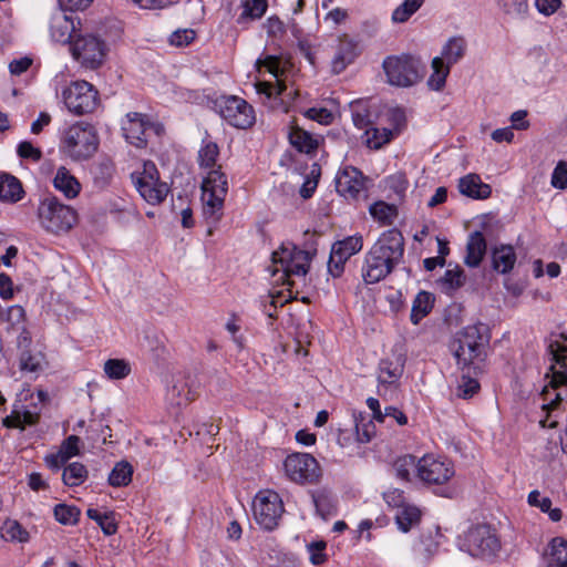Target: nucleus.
<instances>
[{"label":"nucleus","instance_id":"obj_1","mask_svg":"<svg viewBox=\"0 0 567 567\" xmlns=\"http://www.w3.org/2000/svg\"><path fill=\"white\" fill-rule=\"evenodd\" d=\"M404 254V238L398 229L383 233L365 256L362 278L365 284L384 279L401 262Z\"/></svg>","mask_w":567,"mask_h":567},{"label":"nucleus","instance_id":"obj_2","mask_svg":"<svg viewBox=\"0 0 567 567\" xmlns=\"http://www.w3.org/2000/svg\"><path fill=\"white\" fill-rule=\"evenodd\" d=\"M489 340V331L484 323L471 324L456 332L450 348L458 369L481 372Z\"/></svg>","mask_w":567,"mask_h":567},{"label":"nucleus","instance_id":"obj_3","mask_svg":"<svg viewBox=\"0 0 567 567\" xmlns=\"http://www.w3.org/2000/svg\"><path fill=\"white\" fill-rule=\"evenodd\" d=\"M548 351L551 360L559 365V369L553 372V378L549 382L550 389L545 386L542 392L547 403L543 404L546 416L539 421V424L543 427L555 429L558 425V406L563 401V394L556 390L561 385L567 386V348L559 341L554 340L549 342Z\"/></svg>","mask_w":567,"mask_h":567},{"label":"nucleus","instance_id":"obj_4","mask_svg":"<svg viewBox=\"0 0 567 567\" xmlns=\"http://www.w3.org/2000/svg\"><path fill=\"white\" fill-rule=\"evenodd\" d=\"M99 147V136L89 123L76 122L68 127L61 140V150L73 161H86Z\"/></svg>","mask_w":567,"mask_h":567},{"label":"nucleus","instance_id":"obj_5","mask_svg":"<svg viewBox=\"0 0 567 567\" xmlns=\"http://www.w3.org/2000/svg\"><path fill=\"white\" fill-rule=\"evenodd\" d=\"M310 260V249L300 250L293 244L287 243L272 252V266L269 267V270L271 276L281 271L280 279H282V284L291 285L290 276H305L308 272Z\"/></svg>","mask_w":567,"mask_h":567},{"label":"nucleus","instance_id":"obj_6","mask_svg":"<svg viewBox=\"0 0 567 567\" xmlns=\"http://www.w3.org/2000/svg\"><path fill=\"white\" fill-rule=\"evenodd\" d=\"M388 83L399 87L416 84L423 76L421 61L410 54L392 55L382 63Z\"/></svg>","mask_w":567,"mask_h":567},{"label":"nucleus","instance_id":"obj_7","mask_svg":"<svg viewBox=\"0 0 567 567\" xmlns=\"http://www.w3.org/2000/svg\"><path fill=\"white\" fill-rule=\"evenodd\" d=\"M38 217L43 228L53 234L65 233L76 223V212L62 204L56 197L44 198L38 208Z\"/></svg>","mask_w":567,"mask_h":567},{"label":"nucleus","instance_id":"obj_8","mask_svg":"<svg viewBox=\"0 0 567 567\" xmlns=\"http://www.w3.org/2000/svg\"><path fill=\"white\" fill-rule=\"evenodd\" d=\"M465 51L466 41L462 37H453L446 42L441 56H436L432 61L433 73L427 81L431 89L435 91L443 89L451 65L458 62L464 56Z\"/></svg>","mask_w":567,"mask_h":567},{"label":"nucleus","instance_id":"obj_9","mask_svg":"<svg viewBox=\"0 0 567 567\" xmlns=\"http://www.w3.org/2000/svg\"><path fill=\"white\" fill-rule=\"evenodd\" d=\"M461 548L477 558L494 557L501 549V542L488 525L471 527L461 543Z\"/></svg>","mask_w":567,"mask_h":567},{"label":"nucleus","instance_id":"obj_10","mask_svg":"<svg viewBox=\"0 0 567 567\" xmlns=\"http://www.w3.org/2000/svg\"><path fill=\"white\" fill-rule=\"evenodd\" d=\"M202 199L204 203V214L216 220L219 219L218 212L223 209L225 197L228 192V182L225 173L212 169L207 173L202 184Z\"/></svg>","mask_w":567,"mask_h":567},{"label":"nucleus","instance_id":"obj_11","mask_svg":"<svg viewBox=\"0 0 567 567\" xmlns=\"http://www.w3.org/2000/svg\"><path fill=\"white\" fill-rule=\"evenodd\" d=\"M66 109L74 115L93 112L99 104L97 91L86 81H75L62 91Z\"/></svg>","mask_w":567,"mask_h":567},{"label":"nucleus","instance_id":"obj_12","mask_svg":"<svg viewBox=\"0 0 567 567\" xmlns=\"http://www.w3.org/2000/svg\"><path fill=\"white\" fill-rule=\"evenodd\" d=\"M252 512L256 523L266 530H272L278 526L284 513V504L278 493L274 491H260L254 499Z\"/></svg>","mask_w":567,"mask_h":567},{"label":"nucleus","instance_id":"obj_13","mask_svg":"<svg viewBox=\"0 0 567 567\" xmlns=\"http://www.w3.org/2000/svg\"><path fill=\"white\" fill-rule=\"evenodd\" d=\"M220 116L236 128L247 130L256 122L255 111L244 99L230 95L217 102Z\"/></svg>","mask_w":567,"mask_h":567},{"label":"nucleus","instance_id":"obj_14","mask_svg":"<svg viewBox=\"0 0 567 567\" xmlns=\"http://www.w3.org/2000/svg\"><path fill=\"white\" fill-rule=\"evenodd\" d=\"M73 58L89 69L99 68L106 56V44L94 35H79L70 47Z\"/></svg>","mask_w":567,"mask_h":567},{"label":"nucleus","instance_id":"obj_15","mask_svg":"<svg viewBox=\"0 0 567 567\" xmlns=\"http://www.w3.org/2000/svg\"><path fill=\"white\" fill-rule=\"evenodd\" d=\"M135 187L140 195L152 205L161 204L167 196L169 188L159 181V174L154 163L145 162L143 171L135 177Z\"/></svg>","mask_w":567,"mask_h":567},{"label":"nucleus","instance_id":"obj_16","mask_svg":"<svg viewBox=\"0 0 567 567\" xmlns=\"http://www.w3.org/2000/svg\"><path fill=\"white\" fill-rule=\"evenodd\" d=\"M286 475L298 484L315 483L321 476L317 460L307 453L288 455L284 463Z\"/></svg>","mask_w":567,"mask_h":567},{"label":"nucleus","instance_id":"obj_17","mask_svg":"<svg viewBox=\"0 0 567 567\" xmlns=\"http://www.w3.org/2000/svg\"><path fill=\"white\" fill-rule=\"evenodd\" d=\"M454 475L453 464L433 455H424L417 461V476L426 484L441 485Z\"/></svg>","mask_w":567,"mask_h":567},{"label":"nucleus","instance_id":"obj_18","mask_svg":"<svg viewBox=\"0 0 567 567\" xmlns=\"http://www.w3.org/2000/svg\"><path fill=\"white\" fill-rule=\"evenodd\" d=\"M0 321L7 323L6 330L17 333L19 347L27 348L31 342V334L27 328V312L20 305L0 309Z\"/></svg>","mask_w":567,"mask_h":567},{"label":"nucleus","instance_id":"obj_19","mask_svg":"<svg viewBox=\"0 0 567 567\" xmlns=\"http://www.w3.org/2000/svg\"><path fill=\"white\" fill-rule=\"evenodd\" d=\"M367 178L353 166H344L336 176L337 192L349 199H358L365 192Z\"/></svg>","mask_w":567,"mask_h":567},{"label":"nucleus","instance_id":"obj_20","mask_svg":"<svg viewBox=\"0 0 567 567\" xmlns=\"http://www.w3.org/2000/svg\"><path fill=\"white\" fill-rule=\"evenodd\" d=\"M150 127V122L142 113L133 112L126 115V120L122 123L123 134L126 141L136 147L146 145L145 133Z\"/></svg>","mask_w":567,"mask_h":567},{"label":"nucleus","instance_id":"obj_21","mask_svg":"<svg viewBox=\"0 0 567 567\" xmlns=\"http://www.w3.org/2000/svg\"><path fill=\"white\" fill-rule=\"evenodd\" d=\"M359 55L358 43L347 35L339 39L334 56L331 61L332 72L339 74L343 72Z\"/></svg>","mask_w":567,"mask_h":567},{"label":"nucleus","instance_id":"obj_22","mask_svg":"<svg viewBox=\"0 0 567 567\" xmlns=\"http://www.w3.org/2000/svg\"><path fill=\"white\" fill-rule=\"evenodd\" d=\"M404 369V359L400 354H391L382 359L379 363L378 380L380 385L395 384L402 377Z\"/></svg>","mask_w":567,"mask_h":567},{"label":"nucleus","instance_id":"obj_23","mask_svg":"<svg viewBox=\"0 0 567 567\" xmlns=\"http://www.w3.org/2000/svg\"><path fill=\"white\" fill-rule=\"evenodd\" d=\"M458 190L461 194L474 199H486L492 193L491 186L483 183L480 175L473 173L460 178Z\"/></svg>","mask_w":567,"mask_h":567},{"label":"nucleus","instance_id":"obj_24","mask_svg":"<svg viewBox=\"0 0 567 567\" xmlns=\"http://www.w3.org/2000/svg\"><path fill=\"white\" fill-rule=\"evenodd\" d=\"M486 249L487 245L484 235L481 231L471 233L466 243L464 264L471 268L478 267L486 254Z\"/></svg>","mask_w":567,"mask_h":567},{"label":"nucleus","instance_id":"obj_25","mask_svg":"<svg viewBox=\"0 0 567 567\" xmlns=\"http://www.w3.org/2000/svg\"><path fill=\"white\" fill-rule=\"evenodd\" d=\"M492 268L499 274H508L515 266L516 254L511 245H496L491 249Z\"/></svg>","mask_w":567,"mask_h":567},{"label":"nucleus","instance_id":"obj_26","mask_svg":"<svg viewBox=\"0 0 567 567\" xmlns=\"http://www.w3.org/2000/svg\"><path fill=\"white\" fill-rule=\"evenodd\" d=\"M51 37L55 42L66 44L75 33V24L71 16L59 13L51 20Z\"/></svg>","mask_w":567,"mask_h":567},{"label":"nucleus","instance_id":"obj_27","mask_svg":"<svg viewBox=\"0 0 567 567\" xmlns=\"http://www.w3.org/2000/svg\"><path fill=\"white\" fill-rule=\"evenodd\" d=\"M53 184L54 187L62 192L68 198H74L81 189L78 179L64 166L58 168Z\"/></svg>","mask_w":567,"mask_h":567},{"label":"nucleus","instance_id":"obj_28","mask_svg":"<svg viewBox=\"0 0 567 567\" xmlns=\"http://www.w3.org/2000/svg\"><path fill=\"white\" fill-rule=\"evenodd\" d=\"M24 190L20 181L10 174L0 175V200L16 203L22 198Z\"/></svg>","mask_w":567,"mask_h":567},{"label":"nucleus","instance_id":"obj_29","mask_svg":"<svg viewBox=\"0 0 567 567\" xmlns=\"http://www.w3.org/2000/svg\"><path fill=\"white\" fill-rule=\"evenodd\" d=\"M545 560L549 567H567V540L554 538L545 553Z\"/></svg>","mask_w":567,"mask_h":567},{"label":"nucleus","instance_id":"obj_30","mask_svg":"<svg viewBox=\"0 0 567 567\" xmlns=\"http://www.w3.org/2000/svg\"><path fill=\"white\" fill-rule=\"evenodd\" d=\"M434 297L427 291H420L412 305L410 319L417 324L433 308Z\"/></svg>","mask_w":567,"mask_h":567},{"label":"nucleus","instance_id":"obj_31","mask_svg":"<svg viewBox=\"0 0 567 567\" xmlns=\"http://www.w3.org/2000/svg\"><path fill=\"white\" fill-rule=\"evenodd\" d=\"M291 145L301 153H311L318 147V142L307 131L295 126L289 133Z\"/></svg>","mask_w":567,"mask_h":567},{"label":"nucleus","instance_id":"obj_32","mask_svg":"<svg viewBox=\"0 0 567 567\" xmlns=\"http://www.w3.org/2000/svg\"><path fill=\"white\" fill-rule=\"evenodd\" d=\"M421 519V511L411 504H406L395 515V522L399 529L408 533L414 525L419 524Z\"/></svg>","mask_w":567,"mask_h":567},{"label":"nucleus","instance_id":"obj_33","mask_svg":"<svg viewBox=\"0 0 567 567\" xmlns=\"http://www.w3.org/2000/svg\"><path fill=\"white\" fill-rule=\"evenodd\" d=\"M243 7L244 10L237 18L238 24L246 23L248 20L260 19L268 8V2L267 0H246Z\"/></svg>","mask_w":567,"mask_h":567},{"label":"nucleus","instance_id":"obj_34","mask_svg":"<svg viewBox=\"0 0 567 567\" xmlns=\"http://www.w3.org/2000/svg\"><path fill=\"white\" fill-rule=\"evenodd\" d=\"M364 136L369 148L379 150L393 138V131L369 126L364 130Z\"/></svg>","mask_w":567,"mask_h":567},{"label":"nucleus","instance_id":"obj_35","mask_svg":"<svg viewBox=\"0 0 567 567\" xmlns=\"http://www.w3.org/2000/svg\"><path fill=\"white\" fill-rule=\"evenodd\" d=\"M362 245L361 236H350L343 240L337 241L331 249L333 252H337L338 255L349 260L350 257L362 249Z\"/></svg>","mask_w":567,"mask_h":567},{"label":"nucleus","instance_id":"obj_36","mask_svg":"<svg viewBox=\"0 0 567 567\" xmlns=\"http://www.w3.org/2000/svg\"><path fill=\"white\" fill-rule=\"evenodd\" d=\"M104 373L111 380H122L131 373V365L124 359H109L104 362Z\"/></svg>","mask_w":567,"mask_h":567},{"label":"nucleus","instance_id":"obj_37","mask_svg":"<svg viewBox=\"0 0 567 567\" xmlns=\"http://www.w3.org/2000/svg\"><path fill=\"white\" fill-rule=\"evenodd\" d=\"M371 216L383 225H391L396 217V207L384 202H377L369 208Z\"/></svg>","mask_w":567,"mask_h":567},{"label":"nucleus","instance_id":"obj_38","mask_svg":"<svg viewBox=\"0 0 567 567\" xmlns=\"http://www.w3.org/2000/svg\"><path fill=\"white\" fill-rule=\"evenodd\" d=\"M133 467L127 462H118L109 475L112 486H125L132 481Z\"/></svg>","mask_w":567,"mask_h":567},{"label":"nucleus","instance_id":"obj_39","mask_svg":"<svg viewBox=\"0 0 567 567\" xmlns=\"http://www.w3.org/2000/svg\"><path fill=\"white\" fill-rule=\"evenodd\" d=\"M87 477L85 466L79 462L71 463L63 471V482L68 486H79Z\"/></svg>","mask_w":567,"mask_h":567},{"label":"nucleus","instance_id":"obj_40","mask_svg":"<svg viewBox=\"0 0 567 567\" xmlns=\"http://www.w3.org/2000/svg\"><path fill=\"white\" fill-rule=\"evenodd\" d=\"M87 516L95 520L103 533L107 536L114 535L117 530V524L113 514L111 513H100L97 509L89 508L86 512Z\"/></svg>","mask_w":567,"mask_h":567},{"label":"nucleus","instance_id":"obj_41","mask_svg":"<svg viewBox=\"0 0 567 567\" xmlns=\"http://www.w3.org/2000/svg\"><path fill=\"white\" fill-rule=\"evenodd\" d=\"M425 0H405L396 7L392 13V21L395 23H403L414 14Z\"/></svg>","mask_w":567,"mask_h":567},{"label":"nucleus","instance_id":"obj_42","mask_svg":"<svg viewBox=\"0 0 567 567\" xmlns=\"http://www.w3.org/2000/svg\"><path fill=\"white\" fill-rule=\"evenodd\" d=\"M462 372H463V375H462V380L457 386L456 394H457V396L467 399V398L473 396L474 393H476L477 390L480 389V383L476 380V375L480 372L474 373L473 371H471V373H470L467 370H464Z\"/></svg>","mask_w":567,"mask_h":567},{"label":"nucleus","instance_id":"obj_43","mask_svg":"<svg viewBox=\"0 0 567 567\" xmlns=\"http://www.w3.org/2000/svg\"><path fill=\"white\" fill-rule=\"evenodd\" d=\"M55 519L63 525H74L79 520L80 509L73 505L58 504L54 507Z\"/></svg>","mask_w":567,"mask_h":567},{"label":"nucleus","instance_id":"obj_44","mask_svg":"<svg viewBox=\"0 0 567 567\" xmlns=\"http://www.w3.org/2000/svg\"><path fill=\"white\" fill-rule=\"evenodd\" d=\"M437 548L439 545L431 537L422 539L419 544L414 546V551L417 561H420L421 564H427L436 554Z\"/></svg>","mask_w":567,"mask_h":567},{"label":"nucleus","instance_id":"obj_45","mask_svg":"<svg viewBox=\"0 0 567 567\" xmlns=\"http://www.w3.org/2000/svg\"><path fill=\"white\" fill-rule=\"evenodd\" d=\"M3 530L11 542L27 543L30 539L29 532L18 520L8 519L4 523Z\"/></svg>","mask_w":567,"mask_h":567},{"label":"nucleus","instance_id":"obj_46","mask_svg":"<svg viewBox=\"0 0 567 567\" xmlns=\"http://www.w3.org/2000/svg\"><path fill=\"white\" fill-rule=\"evenodd\" d=\"M394 471L396 473V476L403 481H409L411 472L413 470L417 471V462H415V457L412 455H405L402 457H399L394 462Z\"/></svg>","mask_w":567,"mask_h":567},{"label":"nucleus","instance_id":"obj_47","mask_svg":"<svg viewBox=\"0 0 567 567\" xmlns=\"http://www.w3.org/2000/svg\"><path fill=\"white\" fill-rule=\"evenodd\" d=\"M313 504L316 506V509L318 514L326 518L328 515L331 514L332 511V499L330 493L327 491H318L312 494Z\"/></svg>","mask_w":567,"mask_h":567},{"label":"nucleus","instance_id":"obj_48","mask_svg":"<svg viewBox=\"0 0 567 567\" xmlns=\"http://www.w3.org/2000/svg\"><path fill=\"white\" fill-rule=\"evenodd\" d=\"M352 121L353 124L360 128L365 130L371 125L370 112L361 102L352 104Z\"/></svg>","mask_w":567,"mask_h":567},{"label":"nucleus","instance_id":"obj_49","mask_svg":"<svg viewBox=\"0 0 567 567\" xmlns=\"http://www.w3.org/2000/svg\"><path fill=\"white\" fill-rule=\"evenodd\" d=\"M465 274L463 269L456 266L454 269H447L442 277L441 281L449 289H457L465 284Z\"/></svg>","mask_w":567,"mask_h":567},{"label":"nucleus","instance_id":"obj_50","mask_svg":"<svg viewBox=\"0 0 567 567\" xmlns=\"http://www.w3.org/2000/svg\"><path fill=\"white\" fill-rule=\"evenodd\" d=\"M499 4L505 13L517 18L524 17L528 10L527 0H499Z\"/></svg>","mask_w":567,"mask_h":567},{"label":"nucleus","instance_id":"obj_51","mask_svg":"<svg viewBox=\"0 0 567 567\" xmlns=\"http://www.w3.org/2000/svg\"><path fill=\"white\" fill-rule=\"evenodd\" d=\"M219 154V150L216 143L207 142L198 153V158L200 166L204 167H213L215 165L216 158Z\"/></svg>","mask_w":567,"mask_h":567},{"label":"nucleus","instance_id":"obj_52","mask_svg":"<svg viewBox=\"0 0 567 567\" xmlns=\"http://www.w3.org/2000/svg\"><path fill=\"white\" fill-rule=\"evenodd\" d=\"M355 434L357 440L360 443H368L375 434V425L372 421L363 422L362 420L359 422L355 419Z\"/></svg>","mask_w":567,"mask_h":567},{"label":"nucleus","instance_id":"obj_53","mask_svg":"<svg viewBox=\"0 0 567 567\" xmlns=\"http://www.w3.org/2000/svg\"><path fill=\"white\" fill-rule=\"evenodd\" d=\"M551 185L558 189L567 188V162H559L551 175Z\"/></svg>","mask_w":567,"mask_h":567},{"label":"nucleus","instance_id":"obj_54","mask_svg":"<svg viewBox=\"0 0 567 567\" xmlns=\"http://www.w3.org/2000/svg\"><path fill=\"white\" fill-rule=\"evenodd\" d=\"M17 153L21 158L39 162L42 158L40 148L34 147L30 142L23 141L18 145Z\"/></svg>","mask_w":567,"mask_h":567},{"label":"nucleus","instance_id":"obj_55","mask_svg":"<svg viewBox=\"0 0 567 567\" xmlns=\"http://www.w3.org/2000/svg\"><path fill=\"white\" fill-rule=\"evenodd\" d=\"M195 39V31L192 29L176 30L169 37V43L175 47H185Z\"/></svg>","mask_w":567,"mask_h":567},{"label":"nucleus","instance_id":"obj_56","mask_svg":"<svg viewBox=\"0 0 567 567\" xmlns=\"http://www.w3.org/2000/svg\"><path fill=\"white\" fill-rule=\"evenodd\" d=\"M189 391H186L183 383H175L168 390V398L173 404L182 405L186 404L190 399L188 396Z\"/></svg>","mask_w":567,"mask_h":567},{"label":"nucleus","instance_id":"obj_57","mask_svg":"<svg viewBox=\"0 0 567 567\" xmlns=\"http://www.w3.org/2000/svg\"><path fill=\"white\" fill-rule=\"evenodd\" d=\"M384 502L393 508H402L408 503H405V498L403 492L398 488H391L383 493Z\"/></svg>","mask_w":567,"mask_h":567},{"label":"nucleus","instance_id":"obj_58","mask_svg":"<svg viewBox=\"0 0 567 567\" xmlns=\"http://www.w3.org/2000/svg\"><path fill=\"white\" fill-rule=\"evenodd\" d=\"M326 549V543L315 542L308 545V550L310 553V561L313 565H321L326 561V555L323 550Z\"/></svg>","mask_w":567,"mask_h":567},{"label":"nucleus","instance_id":"obj_59","mask_svg":"<svg viewBox=\"0 0 567 567\" xmlns=\"http://www.w3.org/2000/svg\"><path fill=\"white\" fill-rule=\"evenodd\" d=\"M347 262V259L342 256L338 255L337 252H333L331 249L330 258L328 261V270L333 277H340L341 274L344 270V264Z\"/></svg>","mask_w":567,"mask_h":567},{"label":"nucleus","instance_id":"obj_60","mask_svg":"<svg viewBox=\"0 0 567 567\" xmlns=\"http://www.w3.org/2000/svg\"><path fill=\"white\" fill-rule=\"evenodd\" d=\"M80 439L76 435H70L61 445L60 452L69 461L72 456L79 454Z\"/></svg>","mask_w":567,"mask_h":567},{"label":"nucleus","instance_id":"obj_61","mask_svg":"<svg viewBox=\"0 0 567 567\" xmlns=\"http://www.w3.org/2000/svg\"><path fill=\"white\" fill-rule=\"evenodd\" d=\"M112 177V166L110 164H100L94 172V183L104 187Z\"/></svg>","mask_w":567,"mask_h":567},{"label":"nucleus","instance_id":"obj_62","mask_svg":"<svg viewBox=\"0 0 567 567\" xmlns=\"http://www.w3.org/2000/svg\"><path fill=\"white\" fill-rule=\"evenodd\" d=\"M305 115L310 118V120H313V121H317L319 123H329L332 118V114L331 112H329L327 109H316V107H311V109H308L306 112H305Z\"/></svg>","mask_w":567,"mask_h":567},{"label":"nucleus","instance_id":"obj_63","mask_svg":"<svg viewBox=\"0 0 567 567\" xmlns=\"http://www.w3.org/2000/svg\"><path fill=\"white\" fill-rule=\"evenodd\" d=\"M528 503L532 506L539 507L544 513L549 511L551 506V501L548 497L540 498V493L538 491H533L528 495Z\"/></svg>","mask_w":567,"mask_h":567},{"label":"nucleus","instance_id":"obj_64","mask_svg":"<svg viewBox=\"0 0 567 567\" xmlns=\"http://www.w3.org/2000/svg\"><path fill=\"white\" fill-rule=\"evenodd\" d=\"M537 10L545 14H553L560 6V0H535Z\"/></svg>","mask_w":567,"mask_h":567}]
</instances>
